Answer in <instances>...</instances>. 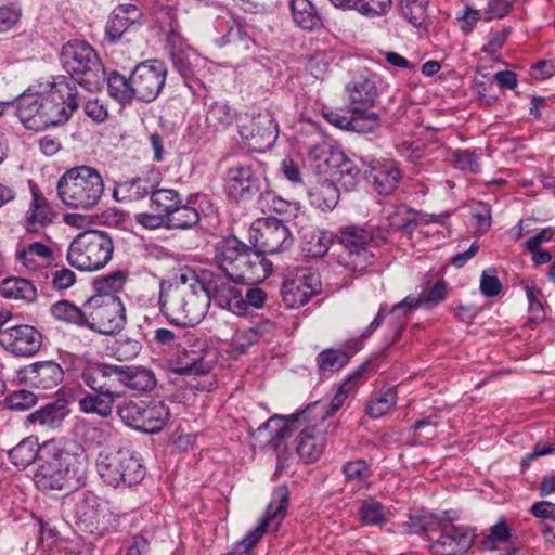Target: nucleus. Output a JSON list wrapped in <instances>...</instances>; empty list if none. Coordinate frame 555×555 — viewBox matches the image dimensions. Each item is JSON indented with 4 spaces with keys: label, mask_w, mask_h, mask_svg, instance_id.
I'll use <instances>...</instances> for the list:
<instances>
[{
    "label": "nucleus",
    "mask_w": 555,
    "mask_h": 555,
    "mask_svg": "<svg viewBox=\"0 0 555 555\" xmlns=\"http://www.w3.org/2000/svg\"><path fill=\"white\" fill-rule=\"evenodd\" d=\"M63 418V410L55 404H48L28 416L30 423L50 428L60 426Z\"/></svg>",
    "instance_id": "864d4df0"
},
{
    "label": "nucleus",
    "mask_w": 555,
    "mask_h": 555,
    "mask_svg": "<svg viewBox=\"0 0 555 555\" xmlns=\"http://www.w3.org/2000/svg\"><path fill=\"white\" fill-rule=\"evenodd\" d=\"M365 173L379 195H390L398 186L400 172L392 162L364 160Z\"/></svg>",
    "instance_id": "b1692460"
},
{
    "label": "nucleus",
    "mask_w": 555,
    "mask_h": 555,
    "mask_svg": "<svg viewBox=\"0 0 555 555\" xmlns=\"http://www.w3.org/2000/svg\"><path fill=\"white\" fill-rule=\"evenodd\" d=\"M272 323L269 320L257 323L242 332L234 338V344L243 352L245 348L251 346L270 332Z\"/></svg>",
    "instance_id": "5fc2aeb1"
},
{
    "label": "nucleus",
    "mask_w": 555,
    "mask_h": 555,
    "mask_svg": "<svg viewBox=\"0 0 555 555\" xmlns=\"http://www.w3.org/2000/svg\"><path fill=\"white\" fill-rule=\"evenodd\" d=\"M36 396L31 391H15L7 398V405L14 411H25L35 405Z\"/></svg>",
    "instance_id": "774afa93"
},
{
    "label": "nucleus",
    "mask_w": 555,
    "mask_h": 555,
    "mask_svg": "<svg viewBox=\"0 0 555 555\" xmlns=\"http://www.w3.org/2000/svg\"><path fill=\"white\" fill-rule=\"evenodd\" d=\"M343 159V152L321 140L308 150V160L312 163L318 175H327L333 166Z\"/></svg>",
    "instance_id": "2f4dec72"
},
{
    "label": "nucleus",
    "mask_w": 555,
    "mask_h": 555,
    "mask_svg": "<svg viewBox=\"0 0 555 555\" xmlns=\"http://www.w3.org/2000/svg\"><path fill=\"white\" fill-rule=\"evenodd\" d=\"M42 344L41 334L30 325H14L0 331V345L18 357L36 354Z\"/></svg>",
    "instance_id": "a211bd4d"
},
{
    "label": "nucleus",
    "mask_w": 555,
    "mask_h": 555,
    "mask_svg": "<svg viewBox=\"0 0 555 555\" xmlns=\"http://www.w3.org/2000/svg\"><path fill=\"white\" fill-rule=\"evenodd\" d=\"M260 177L248 165L233 166L225 175L227 194L235 199H249L260 191Z\"/></svg>",
    "instance_id": "412c9836"
},
{
    "label": "nucleus",
    "mask_w": 555,
    "mask_h": 555,
    "mask_svg": "<svg viewBox=\"0 0 555 555\" xmlns=\"http://www.w3.org/2000/svg\"><path fill=\"white\" fill-rule=\"evenodd\" d=\"M351 126L350 130L358 133H369L379 126V117L367 109L350 111Z\"/></svg>",
    "instance_id": "13d9d810"
},
{
    "label": "nucleus",
    "mask_w": 555,
    "mask_h": 555,
    "mask_svg": "<svg viewBox=\"0 0 555 555\" xmlns=\"http://www.w3.org/2000/svg\"><path fill=\"white\" fill-rule=\"evenodd\" d=\"M288 500L289 495L286 487L280 486L275 488L273 499L267 506L264 517L242 541L234 544L231 555H242L251 550L268 530L270 521L273 519H282L285 516Z\"/></svg>",
    "instance_id": "dca6fc26"
},
{
    "label": "nucleus",
    "mask_w": 555,
    "mask_h": 555,
    "mask_svg": "<svg viewBox=\"0 0 555 555\" xmlns=\"http://www.w3.org/2000/svg\"><path fill=\"white\" fill-rule=\"evenodd\" d=\"M52 315L61 321L85 325L86 323V304L83 308H78L68 300H61L51 306Z\"/></svg>",
    "instance_id": "09e8293b"
},
{
    "label": "nucleus",
    "mask_w": 555,
    "mask_h": 555,
    "mask_svg": "<svg viewBox=\"0 0 555 555\" xmlns=\"http://www.w3.org/2000/svg\"><path fill=\"white\" fill-rule=\"evenodd\" d=\"M125 320L124 305L115 295H98L86 302L85 326L95 332L113 334L124 326Z\"/></svg>",
    "instance_id": "9b49d317"
},
{
    "label": "nucleus",
    "mask_w": 555,
    "mask_h": 555,
    "mask_svg": "<svg viewBox=\"0 0 555 555\" xmlns=\"http://www.w3.org/2000/svg\"><path fill=\"white\" fill-rule=\"evenodd\" d=\"M60 57L69 78H74V75L82 76L78 82L87 89H99L105 81L104 66L87 42L68 41L63 46Z\"/></svg>",
    "instance_id": "0eeeda50"
},
{
    "label": "nucleus",
    "mask_w": 555,
    "mask_h": 555,
    "mask_svg": "<svg viewBox=\"0 0 555 555\" xmlns=\"http://www.w3.org/2000/svg\"><path fill=\"white\" fill-rule=\"evenodd\" d=\"M154 184L146 179L138 178L119 183L113 192L117 202L131 203L151 196Z\"/></svg>",
    "instance_id": "e433bc0d"
},
{
    "label": "nucleus",
    "mask_w": 555,
    "mask_h": 555,
    "mask_svg": "<svg viewBox=\"0 0 555 555\" xmlns=\"http://www.w3.org/2000/svg\"><path fill=\"white\" fill-rule=\"evenodd\" d=\"M167 40L170 46V56L177 70L185 78L193 76L199 55L191 47L183 44L178 33L173 31L168 35Z\"/></svg>",
    "instance_id": "c756f323"
},
{
    "label": "nucleus",
    "mask_w": 555,
    "mask_h": 555,
    "mask_svg": "<svg viewBox=\"0 0 555 555\" xmlns=\"http://www.w3.org/2000/svg\"><path fill=\"white\" fill-rule=\"evenodd\" d=\"M150 207L153 211H159L166 218L179 204L182 203L181 194L173 189L153 186L150 196Z\"/></svg>",
    "instance_id": "79ce46f5"
},
{
    "label": "nucleus",
    "mask_w": 555,
    "mask_h": 555,
    "mask_svg": "<svg viewBox=\"0 0 555 555\" xmlns=\"http://www.w3.org/2000/svg\"><path fill=\"white\" fill-rule=\"evenodd\" d=\"M327 175L331 176V180L334 181L335 184L337 183L346 191H350L359 182L360 170L353 162L347 158L343 153V159L334 165L332 171Z\"/></svg>",
    "instance_id": "37998d69"
},
{
    "label": "nucleus",
    "mask_w": 555,
    "mask_h": 555,
    "mask_svg": "<svg viewBox=\"0 0 555 555\" xmlns=\"http://www.w3.org/2000/svg\"><path fill=\"white\" fill-rule=\"evenodd\" d=\"M450 518L438 517L434 514L421 515L412 517V528L416 532H438L440 534L442 525Z\"/></svg>",
    "instance_id": "e2e57ef3"
},
{
    "label": "nucleus",
    "mask_w": 555,
    "mask_h": 555,
    "mask_svg": "<svg viewBox=\"0 0 555 555\" xmlns=\"http://www.w3.org/2000/svg\"><path fill=\"white\" fill-rule=\"evenodd\" d=\"M27 378L33 385L42 389L55 388L63 380V369L53 361L30 364L26 369Z\"/></svg>",
    "instance_id": "7c9ffc66"
},
{
    "label": "nucleus",
    "mask_w": 555,
    "mask_h": 555,
    "mask_svg": "<svg viewBox=\"0 0 555 555\" xmlns=\"http://www.w3.org/2000/svg\"><path fill=\"white\" fill-rule=\"evenodd\" d=\"M216 261L225 276L235 283L256 284L270 274L272 263L236 237L223 240L217 248Z\"/></svg>",
    "instance_id": "7ed1b4c3"
},
{
    "label": "nucleus",
    "mask_w": 555,
    "mask_h": 555,
    "mask_svg": "<svg viewBox=\"0 0 555 555\" xmlns=\"http://www.w3.org/2000/svg\"><path fill=\"white\" fill-rule=\"evenodd\" d=\"M346 481L360 485L371 477L369 464L364 460L347 462L341 467Z\"/></svg>",
    "instance_id": "bf43d9fd"
},
{
    "label": "nucleus",
    "mask_w": 555,
    "mask_h": 555,
    "mask_svg": "<svg viewBox=\"0 0 555 555\" xmlns=\"http://www.w3.org/2000/svg\"><path fill=\"white\" fill-rule=\"evenodd\" d=\"M218 361V351L206 341L179 344L169 359L170 370L179 375L203 376L211 372Z\"/></svg>",
    "instance_id": "9d476101"
},
{
    "label": "nucleus",
    "mask_w": 555,
    "mask_h": 555,
    "mask_svg": "<svg viewBox=\"0 0 555 555\" xmlns=\"http://www.w3.org/2000/svg\"><path fill=\"white\" fill-rule=\"evenodd\" d=\"M159 310L171 323L193 326L201 322L209 308L206 284L188 267L171 280L159 282Z\"/></svg>",
    "instance_id": "f257e3e1"
},
{
    "label": "nucleus",
    "mask_w": 555,
    "mask_h": 555,
    "mask_svg": "<svg viewBox=\"0 0 555 555\" xmlns=\"http://www.w3.org/2000/svg\"><path fill=\"white\" fill-rule=\"evenodd\" d=\"M96 469L103 481L112 487L138 485L145 476L141 460L129 450L105 448L98 454Z\"/></svg>",
    "instance_id": "423d86ee"
},
{
    "label": "nucleus",
    "mask_w": 555,
    "mask_h": 555,
    "mask_svg": "<svg viewBox=\"0 0 555 555\" xmlns=\"http://www.w3.org/2000/svg\"><path fill=\"white\" fill-rule=\"evenodd\" d=\"M388 514L386 507L373 499L363 501L358 512L360 520L370 526L386 522Z\"/></svg>",
    "instance_id": "3c124183"
},
{
    "label": "nucleus",
    "mask_w": 555,
    "mask_h": 555,
    "mask_svg": "<svg viewBox=\"0 0 555 555\" xmlns=\"http://www.w3.org/2000/svg\"><path fill=\"white\" fill-rule=\"evenodd\" d=\"M16 114L28 129L40 131L50 126L40 93L24 92L16 99Z\"/></svg>",
    "instance_id": "5701e85b"
},
{
    "label": "nucleus",
    "mask_w": 555,
    "mask_h": 555,
    "mask_svg": "<svg viewBox=\"0 0 555 555\" xmlns=\"http://www.w3.org/2000/svg\"><path fill=\"white\" fill-rule=\"evenodd\" d=\"M309 198L317 208L331 210L336 207L339 199L338 186L334 181L324 179L309 191Z\"/></svg>",
    "instance_id": "58836bf2"
},
{
    "label": "nucleus",
    "mask_w": 555,
    "mask_h": 555,
    "mask_svg": "<svg viewBox=\"0 0 555 555\" xmlns=\"http://www.w3.org/2000/svg\"><path fill=\"white\" fill-rule=\"evenodd\" d=\"M338 238L344 247L339 263L354 273H363L373 258L367 249L373 240L372 233L360 227L348 225L339 230Z\"/></svg>",
    "instance_id": "f8f14e48"
},
{
    "label": "nucleus",
    "mask_w": 555,
    "mask_h": 555,
    "mask_svg": "<svg viewBox=\"0 0 555 555\" xmlns=\"http://www.w3.org/2000/svg\"><path fill=\"white\" fill-rule=\"evenodd\" d=\"M101 173L90 166H77L66 170L57 181L61 202L72 209L91 210L104 194Z\"/></svg>",
    "instance_id": "20e7f679"
},
{
    "label": "nucleus",
    "mask_w": 555,
    "mask_h": 555,
    "mask_svg": "<svg viewBox=\"0 0 555 555\" xmlns=\"http://www.w3.org/2000/svg\"><path fill=\"white\" fill-rule=\"evenodd\" d=\"M0 295L8 299L33 302L37 298L34 284L23 278H9L0 283Z\"/></svg>",
    "instance_id": "4c0bfd02"
},
{
    "label": "nucleus",
    "mask_w": 555,
    "mask_h": 555,
    "mask_svg": "<svg viewBox=\"0 0 555 555\" xmlns=\"http://www.w3.org/2000/svg\"><path fill=\"white\" fill-rule=\"evenodd\" d=\"M41 98L50 126L66 122L81 100L77 80L66 76L56 77L47 93L41 94Z\"/></svg>",
    "instance_id": "1a4fd4ad"
},
{
    "label": "nucleus",
    "mask_w": 555,
    "mask_h": 555,
    "mask_svg": "<svg viewBox=\"0 0 555 555\" xmlns=\"http://www.w3.org/2000/svg\"><path fill=\"white\" fill-rule=\"evenodd\" d=\"M428 0H401L402 15L414 26L421 27L427 18Z\"/></svg>",
    "instance_id": "6e6d98bb"
},
{
    "label": "nucleus",
    "mask_w": 555,
    "mask_h": 555,
    "mask_svg": "<svg viewBox=\"0 0 555 555\" xmlns=\"http://www.w3.org/2000/svg\"><path fill=\"white\" fill-rule=\"evenodd\" d=\"M15 257L26 269L36 271L54 260V251L42 242H22L16 248Z\"/></svg>",
    "instance_id": "cd10ccee"
},
{
    "label": "nucleus",
    "mask_w": 555,
    "mask_h": 555,
    "mask_svg": "<svg viewBox=\"0 0 555 555\" xmlns=\"http://www.w3.org/2000/svg\"><path fill=\"white\" fill-rule=\"evenodd\" d=\"M240 133L248 142L250 150L262 153L275 143L279 130L278 125L269 113L258 114L248 122L240 127Z\"/></svg>",
    "instance_id": "6ab92c4d"
},
{
    "label": "nucleus",
    "mask_w": 555,
    "mask_h": 555,
    "mask_svg": "<svg viewBox=\"0 0 555 555\" xmlns=\"http://www.w3.org/2000/svg\"><path fill=\"white\" fill-rule=\"evenodd\" d=\"M439 421L437 415H433L415 422L412 426L416 443L424 444L433 440L437 435Z\"/></svg>",
    "instance_id": "052dcab7"
},
{
    "label": "nucleus",
    "mask_w": 555,
    "mask_h": 555,
    "mask_svg": "<svg viewBox=\"0 0 555 555\" xmlns=\"http://www.w3.org/2000/svg\"><path fill=\"white\" fill-rule=\"evenodd\" d=\"M391 3V0H358L357 11L369 17L380 16L386 14Z\"/></svg>",
    "instance_id": "0e129e2a"
},
{
    "label": "nucleus",
    "mask_w": 555,
    "mask_h": 555,
    "mask_svg": "<svg viewBox=\"0 0 555 555\" xmlns=\"http://www.w3.org/2000/svg\"><path fill=\"white\" fill-rule=\"evenodd\" d=\"M307 421V411H302L289 417L274 415L262 424L257 431L259 435L268 434L267 441L275 447L286 438H288L293 430L298 429Z\"/></svg>",
    "instance_id": "a878e982"
},
{
    "label": "nucleus",
    "mask_w": 555,
    "mask_h": 555,
    "mask_svg": "<svg viewBox=\"0 0 555 555\" xmlns=\"http://www.w3.org/2000/svg\"><path fill=\"white\" fill-rule=\"evenodd\" d=\"M53 211L51 210L47 199L34 192L33 201L25 215V227L28 232L35 233L44 228L53 220Z\"/></svg>",
    "instance_id": "473e14b6"
},
{
    "label": "nucleus",
    "mask_w": 555,
    "mask_h": 555,
    "mask_svg": "<svg viewBox=\"0 0 555 555\" xmlns=\"http://www.w3.org/2000/svg\"><path fill=\"white\" fill-rule=\"evenodd\" d=\"M320 428L317 424H310L307 420L297 430L299 434L296 438V451L300 459L305 462H315L322 455L326 438L323 424Z\"/></svg>",
    "instance_id": "4be33fe9"
},
{
    "label": "nucleus",
    "mask_w": 555,
    "mask_h": 555,
    "mask_svg": "<svg viewBox=\"0 0 555 555\" xmlns=\"http://www.w3.org/2000/svg\"><path fill=\"white\" fill-rule=\"evenodd\" d=\"M333 236L326 231H307L302 236L301 253L306 257L321 258L328 251Z\"/></svg>",
    "instance_id": "ea45409f"
},
{
    "label": "nucleus",
    "mask_w": 555,
    "mask_h": 555,
    "mask_svg": "<svg viewBox=\"0 0 555 555\" xmlns=\"http://www.w3.org/2000/svg\"><path fill=\"white\" fill-rule=\"evenodd\" d=\"M199 212L189 204L178 205L166 218L167 229L169 230H188L195 227L199 222Z\"/></svg>",
    "instance_id": "49530a36"
},
{
    "label": "nucleus",
    "mask_w": 555,
    "mask_h": 555,
    "mask_svg": "<svg viewBox=\"0 0 555 555\" xmlns=\"http://www.w3.org/2000/svg\"><path fill=\"white\" fill-rule=\"evenodd\" d=\"M319 275L308 268L287 271L281 288L283 302L292 309L306 305L319 292Z\"/></svg>",
    "instance_id": "ddd939ff"
},
{
    "label": "nucleus",
    "mask_w": 555,
    "mask_h": 555,
    "mask_svg": "<svg viewBox=\"0 0 555 555\" xmlns=\"http://www.w3.org/2000/svg\"><path fill=\"white\" fill-rule=\"evenodd\" d=\"M206 289L209 294V301L214 299L220 307L235 314L244 313L243 293L231 283V280L216 276L206 285Z\"/></svg>",
    "instance_id": "393cba45"
},
{
    "label": "nucleus",
    "mask_w": 555,
    "mask_h": 555,
    "mask_svg": "<svg viewBox=\"0 0 555 555\" xmlns=\"http://www.w3.org/2000/svg\"><path fill=\"white\" fill-rule=\"evenodd\" d=\"M250 238L262 256L282 253L293 245L288 227L276 218L257 220L251 227Z\"/></svg>",
    "instance_id": "4468645a"
},
{
    "label": "nucleus",
    "mask_w": 555,
    "mask_h": 555,
    "mask_svg": "<svg viewBox=\"0 0 555 555\" xmlns=\"http://www.w3.org/2000/svg\"><path fill=\"white\" fill-rule=\"evenodd\" d=\"M142 16L141 10L133 4L118 5L106 24V37L112 42L118 41L132 25L140 23Z\"/></svg>",
    "instance_id": "bb28decb"
},
{
    "label": "nucleus",
    "mask_w": 555,
    "mask_h": 555,
    "mask_svg": "<svg viewBox=\"0 0 555 555\" xmlns=\"http://www.w3.org/2000/svg\"><path fill=\"white\" fill-rule=\"evenodd\" d=\"M41 455V447L37 439L27 437L9 451L11 463L18 468H26Z\"/></svg>",
    "instance_id": "a19ab883"
},
{
    "label": "nucleus",
    "mask_w": 555,
    "mask_h": 555,
    "mask_svg": "<svg viewBox=\"0 0 555 555\" xmlns=\"http://www.w3.org/2000/svg\"><path fill=\"white\" fill-rule=\"evenodd\" d=\"M77 518L87 526H93L99 522L101 508L99 499L94 494H88L76 505Z\"/></svg>",
    "instance_id": "603ef678"
},
{
    "label": "nucleus",
    "mask_w": 555,
    "mask_h": 555,
    "mask_svg": "<svg viewBox=\"0 0 555 555\" xmlns=\"http://www.w3.org/2000/svg\"><path fill=\"white\" fill-rule=\"evenodd\" d=\"M122 393L126 388L149 391L156 385V377L152 370L143 366L121 365Z\"/></svg>",
    "instance_id": "c9c22d12"
},
{
    "label": "nucleus",
    "mask_w": 555,
    "mask_h": 555,
    "mask_svg": "<svg viewBox=\"0 0 555 555\" xmlns=\"http://www.w3.org/2000/svg\"><path fill=\"white\" fill-rule=\"evenodd\" d=\"M119 397L103 391H93L85 393L78 400V408L86 414H96L101 417H108Z\"/></svg>",
    "instance_id": "72a5a7b5"
},
{
    "label": "nucleus",
    "mask_w": 555,
    "mask_h": 555,
    "mask_svg": "<svg viewBox=\"0 0 555 555\" xmlns=\"http://www.w3.org/2000/svg\"><path fill=\"white\" fill-rule=\"evenodd\" d=\"M23 9L18 1L0 5V33L12 29L21 20Z\"/></svg>",
    "instance_id": "680f3d73"
},
{
    "label": "nucleus",
    "mask_w": 555,
    "mask_h": 555,
    "mask_svg": "<svg viewBox=\"0 0 555 555\" xmlns=\"http://www.w3.org/2000/svg\"><path fill=\"white\" fill-rule=\"evenodd\" d=\"M417 221V211L406 206L396 207L389 215V225L396 230H402L411 233Z\"/></svg>",
    "instance_id": "4d7b16f0"
},
{
    "label": "nucleus",
    "mask_w": 555,
    "mask_h": 555,
    "mask_svg": "<svg viewBox=\"0 0 555 555\" xmlns=\"http://www.w3.org/2000/svg\"><path fill=\"white\" fill-rule=\"evenodd\" d=\"M370 366V362H364L361 365H359L353 372L347 375L343 384L338 387L337 391L335 392L334 397L332 398L326 411L322 414L321 418L324 421L326 417L333 415L336 411H338L346 399L348 398V395L358 386V384L361 382L364 373L367 371Z\"/></svg>",
    "instance_id": "f704fd0d"
},
{
    "label": "nucleus",
    "mask_w": 555,
    "mask_h": 555,
    "mask_svg": "<svg viewBox=\"0 0 555 555\" xmlns=\"http://www.w3.org/2000/svg\"><path fill=\"white\" fill-rule=\"evenodd\" d=\"M121 365L89 362L82 369L80 378L93 391L122 396Z\"/></svg>",
    "instance_id": "f3484780"
},
{
    "label": "nucleus",
    "mask_w": 555,
    "mask_h": 555,
    "mask_svg": "<svg viewBox=\"0 0 555 555\" xmlns=\"http://www.w3.org/2000/svg\"><path fill=\"white\" fill-rule=\"evenodd\" d=\"M474 533L465 526L449 521L442 525L439 537L433 540L430 550L434 555H463L472 546Z\"/></svg>",
    "instance_id": "aec40b11"
},
{
    "label": "nucleus",
    "mask_w": 555,
    "mask_h": 555,
    "mask_svg": "<svg viewBox=\"0 0 555 555\" xmlns=\"http://www.w3.org/2000/svg\"><path fill=\"white\" fill-rule=\"evenodd\" d=\"M333 56L327 52H317L308 62V69L315 78H322L333 65Z\"/></svg>",
    "instance_id": "338daca9"
},
{
    "label": "nucleus",
    "mask_w": 555,
    "mask_h": 555,
    "mask_svg": "<svg viewBox=\"0 0 555 555\" xmlns=\"http://www.w3.org/2000/svg\"><path fill=\"white\" fill-rule=\"evenodd\" d=\"M106 80L109 95L118 102L129 103L135 98L132 74L129 78H126L117 72H112Z\"/></svg>",
    "instance_id": "de8ad7c7"
},
{
    "label": "nucleus",
    "mask_w": 555,
    "mask_h": 555,
    "mask_svg": "<svg viewBox=\"0 0 555 555\" xmlns=\"http://www.w3.org/2000/svg\"><path fill=\"white\" fill-rule=\"evenodd\" d=\"M131 74L135 99L152 102L165 86L167 66L158 60H147L138 64Z\"/></svg>",
    "instance_id": "2eb2a0df"
},
{
    "label": "nucleus",
    "mask_w": 555,
    "mask_h": 555,
    "mask_svg": "<svg viewBox=\"0 0 555 555\" xmlns=\"http://www.w3.org/2000/svg\"><path fill=\"white\" fill-rule=\"evenodd\" d=\"M346 89L350 111L369 109L378 95L374 80L364 76L354 78Z\"/></svg>",
    "instance_id": "c85d7f7f"
},
{
    "label": "nucleus",
    "mask_w": 555,
    "mask_h": 555,
    "mask_svg": "<svg viewBox=\"0 0 555 555\" xmlns=\"http://www.w3.org/2000/svg\"><path fill=\"white\" fill-rule=\"evenodd\" d=\"M398 393L396 387L383 388L372 398L366 406V413L372 418H378L388 414L396 406Z\"/></svg>",
    "instance_id": "a18cd8bd"
},
{
    "label": "nucleus",
    "mask_w": 555,
    "mask_h": 555,
    "mask_svg": "<svg viewBox=\"0 0 555 555\" xmlns=\"http://www.w3.org/2000/svg\"><path fill=\"white\" fill-rule=\"evenodd\" d=\"M291 10L294 22L305 30L321 26V18L309 0H292Z\"/></svg>",
    "instance_id": "c03bdc74"
},
{
    "label": "nucleus",
    "mask_w": 555,
    "mask_h": 555,
    "mask_svg": "<svg viewBox=\"0 0 555 555\" xmlns=\"http://www.w3.org/2000/svg\"><path fill=\"white\" fill-rule=\"evenodd\" d=\"M125 425L135 430L156 434L167 424L170 412L162 400L125 399L117 405Z\"/></svg>",
    "instance_id": "6e6552de"
},
{
    "label": "nucleus",
    "mask_w": 555,
    "mask_h": 555,
    "mask_svg": "<svg viewBox=\"0 0 555 555\" xmlns=\"http://www.w3.org/2000/svg\"><path fill=\"white\" fill-rule=\"evenodd\" d=\"M87 469L88 457L80 446H61L55 441H48L41 447L34 481L36 487L44 492H72L85 483Z\"/></svg>",
    "instance_id": "f03ea898"
},
{
    "label": "nucleus",
    "mask_w": 555,
    "mask_h": 555,
    "mask_svg": "<svg viewBox=\"0 0 555 555\" xmlns=\"http://www.w3.org/2000/svg\"><path fill=\"white\" fill-rule=\"evenodd\" d=\"M114 244L108 234L99 230L80 232L69 244L67 262L80 271L104 268L113 257Z\"/></svg>",
    "instance_id": "39448f33"
},
{
    "label": "nucleus",
    "mask_w": 555,
    "mask_h": 555,
    "mask_svg": "<svg viewBox=\"0 0 555 555\" xmlns=\"http://www.w3.org/2000/svg\"><path fill=\"white\" fill-rule=\"evenodd\" d=\"M350 360V356L341 349L328 348L321 351L317 358L321 372H335L343 369Z\"/></svg>",
    "instance_id": "8fccbe9b"
},
{
    "label": "nucleus",
    "mask_w": 555,
    "mask_h": 555,
    "mask_svg": "<svg viewBox=\"0 0 555 555\" xmlns=\"http://www.w3.org/2000/svg\"><path fill=\"white\" fill-rule=\"evenodd\" d=\"M511 538V529L504 521H499L490 529V534L485 537L482 545L488 550H495L498 543L507 542Z\"/></svg>",
    "instance_id": "69168bd1"
}]
</instances>
